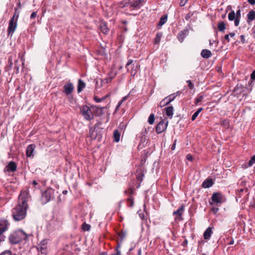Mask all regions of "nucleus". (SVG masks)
<instances>
[{"label": "nucleus", "mask_w": 255, "mask_h": 255, "mask_svg": "<svg viewBox=\"0 0 255 255\" xmlns=\"http://www.w3.org/2000/svg\"><path fill=\"white\" fill-rule=\"evenodd\" d=\"M28 193L21 191L18 199V204L12 210V216L14 221H19L24 219L28 208Z\"/></svg>", "instance_id": "obj_1"}, {"label": "nucleus", "mask_w": 255, "mask_h": 255, "mask_svg": "<svg viewBox=\"0 0 255 255\" xmlns=\"http://www.w3.org/2000/svg\"><path fill=\"white\" fill-rule=\"evenodd\" d=\"M27 238L26 234L22 231L19 230L17 232L10 235L9 237V240L12 244H17Z\"/></svg>", "instance_id": "obj_2"}, {"label": "nucleus", "mask_w": 255, "mask_h": 255, "mask_svg": "<svg viewBox=\"0 0 255 255\" xmlns=\"http://www.w3.org/2000/svg\"><path fill=\"white\" fill-rule=\"evenodd\" d=\"M81 113L84 118L87 121H91L94 118V115L89 107L84 105L81 109Z\"/></svg>", "instance_id": "obj_3"}, {"label": "nucleus", "mask_w": 255, "mask_h": 255, "mask_svg": "<svg viewBox=\"0 0 255 255\" xmlns=\"http://www.w3.org/2000/svg\"><path fill=\"white\" fill-rule=\"evenodd\" d=\"M54 190L52 188H48L42 194L41 201L43 204L48 202L54 197Z\"/></svg>", "instance_id": "obj_4"}, {"label": "nucleus", "mask_w": 255, "mask_h": 255, "mask_svg": "<svg viewBox=\"0 0 255 255\" xmlns=\"http://www.w3.org/2000/svg\"><path fill=\"white\" fill-rule=\"evenodd\" d=\"M136 61H133L132 59H128L126 65V68L128 72H130V74L134 76L137 72V69L139 68V65L136 64L134 65V63Z\"/></svg>", "instance_id": "obj_5"}, {"label": "nucleus", "mask_w": 255, "mask_h": 255, "mask_svg": "<svg viewBox=\"0 0 255 255\" xmlns=\"http://www.w3.org/2000/svg\"><path fill=\"white\" fill-rule=\"evenodd\" d=\"M212 202H210L211 205L215 204L216 206L224 202V196L220 192L214 193L211 197Z\"/></svg>", "instance_id": "obj_6"}, {"label": "nucleus", "mask_w": 255, "mask_h": 255, "mask_svg": "<svg viewBox=\"0 0 255 255\" xmlns=\"http://www.w3.org/2000/svg\"><path fill=\"white\" fill-rule=\"evenodd\" d=\"M18 18V15H17L15 19H14V17H11L10 19L7 28L8 35H11V36L15 31L17 25Z\"/></svg>", "instance_id": "obj_7"}, {"label": "nucleus", "mask_w": 255, "mask_h": 255, "mask_svg": "<svg viewBox=\"0 0 255 255\" xmlns=\"http://www.w3.org/2000/svg\"><path fill=\"white\" fill-rule=\"evenodd\" d=\"M167 125H168V121H165L164 120H162L156 126V127H155L156 132L158 134L163 132L166 129Z\"/></svg>", "instance_id": "obj_8"}, {"label": "nucleus", "mask_w": 255, "mask_h": 255, "mask_svg": "<svg viewBox=\"0 0 255 255\" xmlns=\"http://www.w3.org/2000/svg\"><path fill=\"white\" fill-rule=\"evenodd\" d=\"M63 92L66 95H70L73 91L74 86L72 83L69 82L65 84L63 87Z\"/></svg>", "instance_id": "obj_9"}, {"label": "nucleus", "mask_w": 255, "mask_h": 255, "mask_svg": "<svg viewBox=\"0 0 255 255\" xmlns=\"http://www.w3.org/2000/svg\"><path fill=\"white\" fill-rule=\"evenodd\" d=\"M144 0H130V8L138 9L142 6Z\"/></svg>", "instance_id": "obj_10"}, {"label": "nucleus", "mask_w": 255, "mask_h": 255, "mask_svg": "<svg viewBox=\"0 0 255 255\" xmlns=\"http://www.w3.org/2000/svg\"><path fill=\"white\" fill-rule=\"evenodd\" d=\"M189 34V30L188 29H184L183 30H181L178 35L177 38L178 40L180 42H182L185 38Z\"/></svg>", "instance_id": "obj_11"}, {"label": "nucleus", "mask_w": 255, "mask_h": 255, "mask_svg": "<svg viewBox=\"0 0 255 255\" xmlns=\"http://www.w3.org/2000/svg\"><path fill=\"white\" fill-rule=\"evenodd\" d=\"M17 169V165L14 161H10L5 168L7 172H15Z\"/></svg>", "instance_id": "obj_12"}, {"label": "nucleus", "mask_w": 255, "mask_h": 255, "mask_svg": "<svg viewBox=\"0 0 255 255\" xmlns=\"http://www.w3.org/2000/svg\"><path fill=\"white\" fill-rule=\"evenodd\" d=\"M35 145L34 144H31L29 145L26 148V155L27 157H32L34 156V150L35 148Z\"/></svg>", "instance_id": "obj_13"}, {"label": "nucleus", "mask_w": 255, "mask_h": 255, "mask_svg": "<svg viewBox=\"0 0 255 255\" xmlns=\"http://www.w3.org/2000/svg\"><path fill=\"white\" fill-rule=\"evenodd\" d=\"M244 86L241 84H237L233 90V93L235 94V96H238L244 92Z\"/></svg>", "instance_id": "obj_14"}, {"label": "nucleus", "mask_w": 255, "mask_h": 255, "mask_svg": "<svg viewBox=\"0 0 255 255\" xmlns=\"http://www.w3.org/2000/svg\"><path fill=\"white\" fill-rule=\"evenodd\" d=\"M212 228L209 227L206 229L203 234L204 239L205 240H209L212 234H213Z\"/></svg>", "instance_id": "obj_15"}, {"label": "nucleus", "mask_w": 255, "mask_h": 255, "mask_svg": "<svg viewBox=\"0 0 255 255\" xmlns=\"http://www.w3.org/2000/svg\"><path fill=\"white\" fill-rule=\"evenodd\" d=\"M171 98H172L171 95L165 97L160 102L159 106L160 107H163L166 105H169L172 102L169 100Z\"/></svg>", "instance_id": "obj_16"}, {"label": "nucleus", "mask_w": 255, "mask_h": 255, "mask_svg": "<svg viewBox=\"0 0 255 255\" xmlns=\"http://www.w3.org/2000/svg\"><path fill=\"white\" fill-rule=\"evenodd\" d=\"M184 206L183 205H182L178 209H177L176 211H174L173 214L174 215L176 216V218L179 217L180 219H181V216L184 212Z\"/></svg>", "instance_id": "obj_17"}, {"label": "nucleus", "mask_w": 255, "mask_h": 255, "mask_svg": "<svg viewBox=\"0 0 255 255\" xmlns=\"http://www.w3.org/2000/svg\"><path fill=\"white\" fill-rule=\"evenodd\" d=\"M201 55L203 58L208 59L211 56L212 53L209 50L204 49L202 50Z\"/></svg>", "instance_id": "obj_18"}, {"label": "nucleus", "mask_w": 255, "mask_h": 255, "mask_svg": "<svg viewBox=\"0 0 255 255\" xmlns=\"http://www.w3.org/2000/svg\"><path fill=\"white\" fill-rule=\"evenodd\" d=\"M247 22L249 23L251 21L255 19V11L251 10L247 14Z\"/></svg>", "instance_id": "obj_19"}, {"label": "nucleus", "mask_w": 255, "mask_h": 255, "mask_svg": "<svg viewBox=\"0 0 255 255\" xmlns=\"http://www.w3.org/2000/svg\"><path fill=\"white\" fill-rule=\"evenodd\" d=\"M165 111L166 116L172 118L173 115V107L172 106L167 107L165 109Z\"/></svg>", "instance_id": "obj_20"}, {"label": "nucleus", "mask_w": 255, "mask_h": 255, "mask_svg": "<svg viewBox=\"0 0 255 255\" xmlns=\"http://www.w3.org/2000/svg\"><path fill=\"white\" fill-rule=\"evenodd\" d=\"M213 184V182L212 179H207L205 180L202 183V186L204 188H207L211 187Z\"/></svg>", "instance_id": "obj_21"}, {"label": "nucleus", "mask_w": 255, "mask_h": 255, "mask_svg": "<svg viewBox=\"0 0 255 255\" xmlns=\"http://www.w3.org/2000/svg\"><path fill=\"white\" fill-rule=\"evenodd\" d=\"M86 86L85 83L81 80L79 79L78 83L77 91L78 93H80L83 90Z\"/></svg>", "instance_id": "obj_22"}, {"label": "nucleus", "mask_w": 255, "mask_h": 255, "mask_svg": "<svg viewBox=\"0 0 255 255\" xmlns=\"http://www.w3.org/2000/svg\"><path fill=\"white\" fill-rule=\"evenodd\" d=\"M100 29L103 33L107 34L109 31V29L108 28V26L106 23L102 22L100 25Z\"/></svg>", "instance_id": "obj_23"}, {"label": "nucleus", "mask_w": 255, "mask_h": 255, "mask_svg": "<svg viewBox=\"0 0 255 255\" xmlns=\"http://www.w3.org/2000/svg\"><path fill=\"white\" fill-rule=\"evenodd\" d=\"M218 29L219 31L224 32L226 28L225 23L223 21H221L219 22L217 25Z\"/></svg>", "instance_id": "obj_24"}, {"label": "nucleus", "mask_w": 255, "mask_h": 255, "mask_svg": "<svg viewBox=\"0 0 255 255\" xmlns=\"http://www.w3.org/2000/svg\"><path fill=\"white\" fill-rule=\"evenodd\" d=\"M235 16L236 17V18L235 19V26H238L240 24V19L241 17L240 9H238L236 13H235Z\"/></svg>", "instance_id": "obj_25"}, {"label": "nucleus", "mask_w": 255, "mask_h": 255, "mask_svg": "<svg viewBox=\"0 0 255 255\" xmlns=\"http://www.w3.org/2000/svg\"><path fill=\"white\" fill-rule=\"evenodd\" d=\"M167 20V15L166 14H164L162 15L161 18H160L158 24V26H161L163 24H164Z\"/></svg>", "instance_id": "obj_26"}, {"label": "nucleus", "mask_w": 255, "mask_h": 255, "mask_svg": "<svg viewBox=\"0 0 255 255\" xmlns=\"http://www.w3.org/2000/svg\"><path fill=\"white\" fill-rule=\"evenodd\" d=\"M121 133L118 130L114 131V140L115 142H118L120 141Z\"/></svg>", "instance_id": "obj_27"}, {"label": "nucleus", "mask_w": 255, "mask_h": 255, "mask_svg": "<svg viewBox=\"0 0 255 255\" xmlns=\"http://www.w3.org/2000/svg\"><path fill=\"white\" fill-rule=\"evenodd\" d=\"M236 18V17L235 16V12L234 10L233 9H231V11L228 14V19L230 21H233L234 20V24H235V19Z\"/></svg>", "instance_id": "obj_28"}, {"label": "nucleus", "mask_w": 255, "mask_h": 255, "mask_svg": "<svg viewBox=\"0 0 255 255\" xmlns=\"http://www.w3.org/2000/svg\"><path fill=\"white\" fill-rule=\"evenodd\" d=\"M162 36V33L161 32H158L156 37L154 38V43L155 44H158L160 41L161 38Z\"/></svg>", "instance_id": "obj_29"}, {"label": "nucleus", "mask_w": 255, "mask_h": 255, "mask_svg": "<svg viewBox=\"0 0 255 255\" xmlns=\"http://www.w3.org/2000/svg\"><path fill=\"white\" fill-rule=\"evenodd\" d=\"M130 6V0H124L120 3V7L124 8L127 6Z\"/></svg>", "instance_id": "obj_30"}, {"label": "nucleus", "mask_w": 255, "mask_h": 255, "mask_svg": "<svg viewBox=\"0 0 255 255\" xmlns=\"http://www.w3.org/2000/svg\"><path fill=\"white\" fill-rule=\"evenodd\" d=\"M203 110L202 108H200L197 110L196 112H195L193 115H192L191 117V120L192 121H194L197 118V117L198 116L199 113Z\"/></svg>", "instance_id": "obj_31"}, {"label": "nucleus", "mask_w": 255, "mask_h": 255, "mask_svg": "<svg viewBox=\"0 0 255 255\" xmlns=\"http://www.w3.org/2000/svg\"><path fill=\"white\" fill-rule=\"evenodd\" d=\"M133 197L132 196H130L127 199V202L128 204V206L129 207H132L134 205V201H133Z\"/></svg>", "instance_id": "obj_32"}, {"label": "nucleus", "mask_w": 255, "mask_h": 255, "mask_svg": "<svg viewBox=\"0 0 255 255\" xmlns=\"http://www.w3.org/2000/svg\"><path fill=\"white\" fill-rule=\"evenodd\" d=\"M95 128H89V135H90V137L91 138H96V136H97V134H95L94 132H95Z\"/></svg>", "instance_id": "obj_33"}, {"label": "nucleus", "mask_w": 255, "mask_h": 255, "mask_svg": "<svg viewBox=\"0 0 255 255\" xmlns=\"http://www.w3.org/2000/svg\"><path fill=\"white\" fill-rule=\"evenodd\" d=\"M108 97V95L104 97H103L102 98H98L96 96H95L94 98V99L96 102L100 103V102L104 101Z\"/></svg>", "instance_id": "obj_34"}, {"label": "nucleus", "mask_w": 255, "mask_h": 255, "mask_svg": "<svg viewBox=\"0 0 255 255\" xmlns=\"http://www.w3.org/2000/svg\"><path fill=\"white\" fill-rule=\"evenodd\" d=\"M154 115L151 114L148 118V122L150 125H152L154 122Z\"/></svg>", "instance_id": "obj_35"}, {"label": "nucleus", "mask_w": 255, "mask_h": 255, "mask_svg": "<svg viewBox=\"0 0 255 255\" xmlns=\"http://www.w3.org/2000/svg\"><path fill=\"white\" fill-rule=\"evenodd\" d=\"M180 94V92L179 91H177V92L176 93H174L172 94H171V97H172V98H171L170 100H169L170 101H173L175 99V98L178 96H179Z\"/></svg>", "instance_id": "obj_36"}, {"label": "nucleus", "mask_w": 255, "mask_h": 255, "mask_svg": "<svg viewBox=\"0 0 255 255\" xmlns=\"http://www.w3.org/2000/svg\"><path fill=\"white\" fill-rule=\"evenodd\" d=\"M230 41L229 35L228 34H226L224 36V40L223 41V43L225 44L226 43H229Z\"/></svg>", "instance_id": "obj_37"}, {"label": "nucleus", "mask_w": 255, "mask_h": 255, "mask_svg": "<svg viewBox=\"0 0 255 255\" xmlns=\"http://www.w3.org/2000/svg\"><path fill=\"white\" fill-rule=\"evenodd\" d=\"M114 77V76H110L108 78H106L102 81V82H103L104 83H109L112 81V80L113 79Z\"/></svg>", "instance_id": "obj_38"}, {"label": "nucleus", "mask_w": 255, "mask_h": 255, "mask_svg": "<svg viewBox=\"0 0 255 255\" xmlns=\"http://www.w3.org/2000/svg\"><path fill=\"white\" fill-rule=\"evenodd\" d=\"M90 229V225H89V224H86L85 223H84L83 225H82V229L84 230V231H88Z\"/></svg>", "instance_id": "obj_39"}, {"label": "nucleus", "mask_w": 255, "mask_h": 255, "mask_svg": "<svg viewBox=\"0 0 255 255\" xmlns=\"http://www.w3.org/2000/svg\"><path fill=\"white\" fill-rule=\"evenodd\" d=\"M133 189L131 188H130L128 189V190H125V193L126 194H127L129 195L130 197V196H132V195L133 194Z\"/></svg>", "instance_id": "obj_40"}, {"label": "nucleus", "mask_w": 255, "mask_h": 255, "mask_svg": "<svg viewBox=\"0 0 255 255\" xmlns=\"http://www.w3.org/2000/svg\"><path fill=\"white\" fill-rule=\"evenodd\" d=\"M18 62V59H16L14 61V64H15V66H14V70H16V73H18L19 72V66L17 64V63Z\"/></svg>", "instance_id": "obj_41"}, {"label": "nucleus", "mask_w": 255, "mask_h": 255, "mask_svg": "<svg viewBox=\"0 0 255 255\" xmlns=\"http://www.w3.org/2000/svg\"><path fill=\"white\" fill-rule=\"evenodd\" d=\"M186 82L188 83V87L191 90H193L194 88V85L192 83L191 81L189 80L186 81Z\"/></svg>", "instance_id": "obj_42"}, {"label": "nucleus", "mask_w": 255, "mask_h": 255, "mask_svg": "<svg viewBox=\"0 0 255 255\" xmlns=\"http://www.w3.org/2000/svg\"><path fill=\"white\" fill-rule=\"evenodd\" d=\"M119 236L120 237L121 239H124L126 236V232L124 231H121L119 232Z\"/></svg>", "instance_id": "obj_43"}, {"label": "nucleus", "mask_w": 255, "mask_h": 255, "mask_svg": "<svg viewBox=\"0 0 255 255\" xmlns=\"http://www.w3.org/2000/svg\"><path fill=\"white\" fill-rule=\"evenodd\" d=\"M255 163V155L253 156L251 160L249 162V166H252Z\"/></svg>", "instance_id": "obj_44"}, {"label": "nucleus", "mask_w": 255, "mask_h": 255, "mask_svg": "<svg viewBox=\"0 0 255 255\" xmlns=\"http://www.w3.org/2000/svg\"><path fill=\"white\" fill-rule=\"evenodd\" d=\"M203 99V96H200L198 98L195 100V104H197L198 103L200 102Z\"/></svg>", "instance_id": "obj_45"}, {"label": "nucleus", "mask_w": 255, "mask_h": 255, "mask_svg": "<svg viewBox=\"0 0 255 255\" xmlns=\"http://www.w3.org/2000/svg\"><path fill=\"white\" fill-rule=\"evenodd\" d=\"M0 255H11V252L9 250H6L1 253Z\"/></svg>", "instance_id": "obj_46"}, {"label": "nucleus", "mask_w": 255, "mask_h": 255, "mask_svg": "<svg viewBox=\"0 0 255 255\" xmlns=\"http://www.w3.org/2000/svg\"><path fill=\"white\" fill-rule=\"evenodd\" d=\"M221 125L225 126H229V122L227 120H224L221 121Z\"/></svg>", "instance_id": "obj_47"}, {"label": "nucleus", "mask_w": 255, "mask_h": 255, "mask_svg": "<svg viewBox=\"0 0 255 255\" xmlns=\"http://www.w3.org/2000/svg\"><path fill=\"white\" fill-rule=\"evenodd\" d=\"M193 13H188L186 15L185 19L186 20H188L191 18V17L193 16Z\"/></svg>", "instance_id": "obj_48"}, {"label": "nucleus", "mask_w": 255, "mask_h": 255, "mask_svg": "<svg viewBox=\"0 0 255 255\" xmlns=\"http://www.w3.org/2000/svg\"><path fill=\"white\" fill-rule=\"evenodd\" d=\"M188 0H181L179 3L180 6H183L187 3Z\"/></svg>", "instance_id": "obj_49"}, {"label": "nucleus", "mask_w": 255, "mask_h": 255, "mask_svg": "<svg viewBox=\"0 0 255 255\" xmlns=\"http://www.w3.org/2000/svg\"><path fill=\"white\" fill-rule=\"evenodd\" d=\"M240 39L241 40V43L242 44H245L246 43L245 37L244 35H241L240 36Z\"/></svg>", "instance_id": "obj_50"}, {"label": "nucleus", "mask_w": 255, "mask_h": 255, "mask_svg": "<svg viewBox=\"0 0 255 255\" xmlns=\"http://www.w3.org/2000/svg\"><path fill=\"white\" fill-rule=\"evenodd\" d=\"M36 15H37V12H35V11H33L31 14L30 18L32 19H34L36 17Z\"/></svg>", "instance_id": "obj_51"}, {"label": "nucleus", "mask_w": 255, "mask_h": 255, "mask_svg": "<svg viewBox=\"0 0 255 255\" xmlns=\"http://www.w3.org/2000/svg\"><path fill=\"white\" fill-rule=\"evenodd\" d=\"M212 211L213 212L214 214H216L219 211V208L218 207H213L212 208Z\"/></svg>", "instance_id": "obj_52"}, {"label": "nucleus", "mask_w": 255, "mask_h": 255, "mask_svg": "<svg viewBox=\"0 0 255 255\" xmlns=\"http://www.w3.org/2000/svg\"><path fill=\"white\" fill-rule=\"evenodd\" d=\"M187 245H188V241L187 239H185L182 243V246H183L184 247H186L187 246Z\"/></svg>", "instance_id": "obj_53"}, {"label": "nucleus", "mask_w": 255, "mask_h": 255, "mask_svg": "<svg viewBox=\"0 0 255 255\" xmlns=\"http://www.w3.org/2000/svg\"><path fill=\"white\" fill-rule=\"evenodd\" d=\"M251 80H255V70L254 71L251 75Z\"/></svg>", "instance_id": "obj_54"}, {"label": "nucleus", "mask_w": 255, "mask_h": 255, "mask_svg": "<svg viewBox=\"0 0 255 255\" xmlns=\"http://www.w3.org/2000/svg\"><path fill=\"white\" fill-rule=\"evenodd\" d=\"M186 158L189 161H192L193 159L192 155L190 154L187 155Z\"/></svg>", "instance_id": "obj_55"}, {"label": "nucleus", "mask_w": 255, "mask_h": 255, "mask_svg": "<svg viewBox=\"0 0 255 255\" xmlns=\"http://www.w3.org/2000/svg\"><path fill=\"white\" fill-rule=\"evenodd\" d=\"M8 63H9V66L10 68H12V62L11 58H9L8 60Z\"/></svg>", "instance_id": "obj_56"}, {"label": "nucleus", "mask_w": 255, "mask_h": 255, "mask_svg": "<svg viewBox=\"0 0 255 255\" xmlns=\"http://www.w3.org/2000/svg\"><path fill=\"white\" fill-rule=\"evenodd\" d=\"M176 140H175L174 143H173V144L171 146V149L172 150H174L175 149V146H176Z\"/></svg>", "instance_id": "obj_57"}, {"label": "nucleus", "mask_w": 255, "mask_h": 255, "mask_svg": "<svg viewBox=\"0 0 255 255\" xmlns=\"http://www.w3.org/2000/svg\"><path fill=\"white\" fill-rule=\"evenodd\" d=\"M101 123L100 122H98L95 125H94V127L93 128H94L96 129V128H98L100 125H101Z\"/></svg>", "instance_id": "obj_58"}, {"label": "nucleus", "mask_w": 255, "mask_h": 255, "mask_svg": "<svg viewBox=\"0 0 255 255\" xmlns=\"http://www.w3.org/2000/svg\"><path fill=\"white\" fill-rule=\"evenodd\" d=\"M248 1L252 5L255 4V0H248Z\"/></svg>", "instance_id": "obj_59"}, {"label": "nucleus", "mask_w": 255, "mask_h": 255, "mask_svg": "<svg viewBox=\"0 0 255 255\" xmlns=\"http://www.w3.org/2000/svg\"><path fill=\"white\" fill-rule=\"evenodd\" d=\"M244 191H245L247 193L248 191V189L247 188H246L245 189L244 188H242V189H240V190L239 191L240 193H241V192H243Z\"/></svg>", "instance_id": "obj_60"}, {"label": "nucleus", "mask_w": 255, "mask_h": 255, "mask_svg": "<svg viewBox=\"0 0 255 255\" xmlns=\"http://www.w3.org/2000/svg\"><path fill=\"white\" fill-rule=\"evenodd\" d=\"M228 34L231 37H234L236 35L234 32H230Z\"/></svg>", "instance_id": "obj_61"}, {"label": "nucleus", "mask_w": 255, "mask_h": 255, "mask_svg": "<svg viewBox=\"0 0 255 255\" xmlns=\"http://www.w3.org/2000/svg\"><path fill=\"white\" fill-rule=\"evenodd\" d=\"M122 103H123V102H122V101H120L119 102V103H118V105H117V106L116 110H118V109L120 108V106H121V105L122 104Z\"/></svg>", "instance_id": "obj_62"}, {"label": "nucleus", "mask_w": 255, "mask_h": 255, "mask_svg": "<svg viewBox=\"0 0 255 255\" xmlns=\"http://www.w3.org/2000/svg\"><path fill=\"white\" fill-rule=\"evenodd\" d=\"M143 175H138V176H137V179L138 180H140V181H142V176Z\"/></svg>", "instance_id": "obj_63"}, {"label": "nucleus", "mask_w": 255, "mask_h": 255, "mask_svg": "<svg viewBox=\"0 0 255 255\" xmlns=\"http://www.w3.org/2000/svg\"><path fill=\"white\" fill-rule=\"evenodd\" d=\"M234 243V240L233 239H232V240L230 241V242L228 243L229 245H233Z\"/></svg>", "instance_id": "obj_64"}]
</instances>
